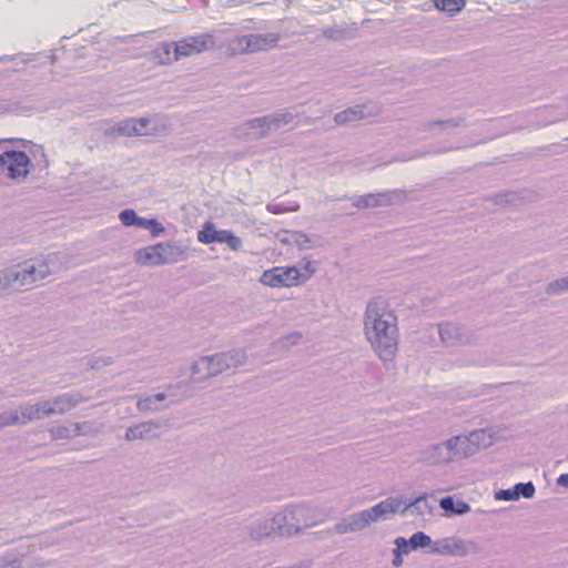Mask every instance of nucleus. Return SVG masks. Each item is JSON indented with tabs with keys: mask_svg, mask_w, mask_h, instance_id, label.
<instances>
[{
	"mask_svg": "<svg viewBox=\"0 0 568 568\" xmlns=\"http://www.w3.org/2000/svg\"><path fill=\"white\" fill-rule=\"evenodd\" d=\"M63 412L62 399L55 398L53 402L45 400L34 405H28L21 408V415L29 420L39 419L55 413Z\"/></svg>",
	"mask_w": 568,
	"mask_h": 568,
	"instance_id": "8",
	"label": "nucleus"
},
{
	"mask_svg": "<svg viewBox=\"0 0 568 568\" xmlns=\"http://www.w3.org/2000/svg\"><path fill=\"white\" fill-rule=\"evenodd\" d=\"M149 223H150V220L138 216L136 223L134 226L141 227V229H146L149 226Z\"/></svg>",
	"mask_w": 568,
	"mask_h": 568,
	"instance_id": "25",
	"label": "nucleus"
},
{
	"mask_svg": "<svg viewBox=\"0 0 568 568\" xmlns=\"http://www.w3.org/2000/svg\"><path fill=\"white\" fill-rule=\"evenodd\" d=\"M32 166L29 155L23 151L8 150L0 154V172L8 179H26Z\"/></svg>",
	"mask_w": 568,
	"mask_h": 568,
	"instance_id": "4",
	"label": "nucleus"
},
{
	"mask_svg": "<svg viewBox=\"0 0 568 568\" xmlns=\"http://www.w3.org/2000/svg\"><path fill=\"white\" fill-rule=\"evenodd\" d=\"M215 243H225L233 251H237L241 246V240L227 230L217 231Z\"/></svg>",
	"mask_w": 568,
	"mask_h": 568,
	"instance_id": "11",
	"label": "nucleus"
},
{
	"mask_svg": "<svg viewBox=\"0 0 568 568\" xmlns=\"http://www.w3.org/2000/svg\"><path fill=\"white\" fill-rule=\"evenodd\" d=\"M34 273H36V268L32 267L29 271H26L21 274H17L16 278L18 280L21 277V281L23 284H31L37 281V276Z\"/></svg>",
	"mask_w": 568,
	"mask_h": 568,
	"instance_id": "21",
	"label": "nucleus"
},
{
	"mask_svg": "<svg viewBox=\"0 0 568 568\" xmlns=\"http://www.w3.org/2000/svg\"><path fill=\"white\" fill-rule=\"evenodd\" d=\"M395 544H396L397 548L395 549V558L393 560V564H394V566L398 567L403 562L400 549L404 548V552H408V549L406 548L407 541L404 537H398V538H396Z\"/></svg>",
	"mask_w": 568,
	"mask_h": 568,
	"instance_id": "16",
	"label": "nucleus"
},
{
	"mask_svg": "<svg viewBox=\"0 0 568 568\" xmlns=\"http://www.w3.org/2000/svg\"><path fill=\"white\" fill-rule=\"evenodd\" d=\"M216 234L217 230L214 224L212 222H205L202 225V229L197 232V240L203 244H212L215 243Z\"/></svg>",
	"mask_w": 568,
	"mask_h": 568,
	"instance_id": "12",
	"label": "nucleus"
},
{
	"mask_svg": "<svg viewBox=\"0 0 568 568\" xmlns=\"http://www.w3.org/2000/svg\"><path fill=\"white\" fill-rule=\"evenodd\" d=\"M151 59L154 63L166 65L179 60L180 57L176 54L173 42H162L151 52Z\"/></svg>",
	"mask_w": 568,
	"mask_h": 568,
	"instance_id": "9",
	"label": "nucleus"
},
{
	"mask_svg": "<svg viewBox=\"0 0 568 568\" xmlns=\"http://www.w3.org/2000/svg\"><path fill=\"white\" fill-rule=\"evenodd\" d=\"M430 537L424 534L423 531L415 532L409 539L412 549L418 547H427L430 545Z\"/></svg>",
	"mask_w": 568,
	"mask_h": 568,
	"instance_id": "14",
	"label": "nucleus"
},
{
	"mask_svg": "<svg viewBox=\"0 0 568 568\" xmlns=\"http://www.w3.org/2000/svg\"><path fill=\"white\" fill-rule=\"evenodd\" d=\"M267 45L268 41L263 36H236L226 43L224 54L231 58L237 54L253 53L265 50Z\"/></svg>",
	"mask_w": 568,
	"mask_h": 568,
	"instance_id": "6",
	"label": "nucleus"
},
{
	"mask_svg": "<svg viewBox=\"0 0 568 568\" xmlns=\"http://www.w3.org/2000/svg\"><path fill=\"white\" fill-rule=\"evenodd\" d=\"M459 438H454V439H449L447 443H446V446L448 449H452L453 446H454V443L457 442Z\"/></svg>",
	"mask_w": 568,
	"mask_h": 568,
	"instance_id": "27",
	"label": "nucleus"
},
{
	"mask_svg": "<svg viewBox=\"0 0 568 568\" xmlns=\"http://www.w3.org/2000/svg\"><path fill=\"white\" fill-rule=\"evenodd\" d=\"M568 291V277L557 280L547 286L548 294H558Z\"/></svg>",
	"mask_w": 568,
	"mask_h": 568,
	"instance_id": "15",
	"label": "nucleus"
},
{
	"mask_svg": "<svg viewBox=\"0 0 568 568\" xmlns=\"http://www.w3.org/2000/svg\"><path fill=\"white\" fill-rule=\"evenodd\" d=\"M119 219L123 225L133 226L136 223L138 215L133 210L128 209V210H123L119 214Z\"/></svg>",
	"mask_w": 568,
	"mask_h": 568,
	"instance_id": "17",
	"label": "nucleus"
},
{
	"mask_svg": "<svg viewBox=\"0 0 568 568\" xmlns=\"http://www.w3.org/2000/svg\"><path fill=\"white\" fill-rule=\"evenodd\" d=\"M365 334L372 347L383 361H390L397 352V318L382 300L371 302L365 314Z\"/></svg>",
	"mask_w": 568,
	"mask_h": 568,
	"instance_id": "1",
	"label": "nucleus"
},
{
	"mask_svg": "<svg viewBox=\"0 0 568 568\" xmlns=\"http://www.w3.org/2000/svg\"><path fill=\"white\" fill-rule=\"evenodd\" d=\"M465 0H434L437 10L453 17L465 8Z\"/></svg>",
	"mask_w": 568,
	"mask_h": 568,
	"instance_id": "10",
	"label": "nucleus"
},
{
	"mask_svg": "<svg viewBox=\"0 0 568 568\" xmlns=\"http://www.w3.org/2000/svg\"><path fill=\"white\" fill-rule=\"evenodd\" d=\"M497 497L498 498H501L504 500H513V499H517L518 498V491L514 489H505V490H500L498 494H497Z\"/></svg>",
	"mask_w": 568,
	"mask_h": 568,
	"instance_id": "22",
	"label": "nucleus"
},
{
	"mask_svg": "<svg viewBox=\"0 0 568 568\" xmlns=\"http://www.w3.org/2000/svg\"><path fill=\"white\" fill-rule=\"evenodd\" d=\"M176 250L174 246L164 243H158L135 252V262L144 266H156L171 263L175 260Z\"/></svg>",
	"mask_w": 568,
	"mask_h": 568,
	"instance_id": "5",
	"label": "nucleus"
},
{
	"mask_svg": "<svg viewBox=\"0 0 568 568\" xmlns=\"http://www.w3.org/2000/svg\"><path fill=\"white\" fill-rule=\"evenodd\" d=\"M315 272L311 261L301 266H274L265 270L261 275L260 282L268 287H293L305 283Z\"/></svg>",
	"mask_w": 568,
	"mask_h": 568,
	"instance_id": "3",
	"label": "nucleus"
},
{
	"mask_svg": "<svg viewBox=\"0 0 568 568\" xmlns=\"http://www.w3.org/2000/svg\"><path fill=\"white\" fill-rule=\"evenodd\" d=\"M146 230H149L153 236H159L164 231L163 226L155 220H150Z\"/></svg>",
	"mask_w": 568,
	"mask_h": 568,
	"instance_id": "23",
	"label": "nucleus"
},
{
	"mask_svg": "<svg viewBox=\"0 0 568 568\" xmlns=\"http://www.w3.org/2000/svg\"><path fill=\"white\" fill-rule=\"evenodd\" d=\"M146 123H148V120H144V119L134 120L132 122V129L135 133L141 134V129H139L138 126L144 128L146 125Z\"/></svg>",
	"mask_w": 568,
	"mask_h": 568,
	"instance_id": "24",
	"label": "nucleus"
},
{
	"mask_svg": "<svg viewBox=\"0 0 568 568\" xmlns=\"http://www.w3.org/2000/svg\"><path fill=\"white\" fill-rule=\"evenodd\" d=\"M557 483L560 485V486H565V487H568V474H562L559 476Z\"/></svg>",
	"mask_w": 568,
	"mask_h": 568,
	"instance_id": "26",
	"label": "nucleus"
},
{
	"mask_svg": "<svg viewBox=\"0 0 568 568\" xmlns=\"http://www.w3.org/2000/svg\"><path fill=\"white\" fill-rule=\"evenodd\" d=\"M423 499H425V495L416 498L409 504L405 503L402 498H387L369 509L354 514L347 525H337V531L346 532L348 530H361L373 521L386 518L387 516L396 513H405L409 507Z\"/></svg>",
	"mask_w": 568,
	"mask_h": 568,
	"instance_id": "2",
	"label": "nucleus"
},
{
	"mask_svg": "<svg viewBox=\"0 0 568 568\" xmlns=\"http://www.w3.org/2000/svg\"><path fill=\"white\" fill-rule=\"evenodd\" d=\"M151 432V424L142 423L128 429L125 437L128 440L141 439Z\"/></svg>",
	"mask_w": 568,
	"mask_h": 568,
	"instance_id": "13",
	"label": "nucleus"
},
{
	"mask_svg": "<svg viewBox=\"0 0 568 568\" xmlns=\"http://www.w3.org/2000/svg\"><path fill=\"white\" fill-rule=\"evenodd\" d=\"M176 47V54L180 58H187L202 53L214 47V38L212 34L203 33L189 36L180 41L173 42Z\"/></svg>",
	"mask_w": 568,
	"mask_h": 568,
	"instance_id": "7",
	"label": "nucleus"
},
{
	"mask_svg": "<svg viewBox=\"0 0 568 568\" xmlns=\"http://www.w3.org/2000/svg\"><path fill=\"white\" fill-rule=\"evenodd\" d=\"M515 490L518 491V498L520 496L530 498L535 494V487L531 483H520L515 486Z\"/></svg>",
	"mask_w": 568,
	"mask_h": 568,
	"instance_id": "18",
	"label": "nucleus"
},
{
	"mask_svg": "<svg viewBox=\"0 0 568 568\" xmlns=\"http://www.w3.org/2000/svg\"><path fill=\"white\" fill-rule=\"evenodd\" d=\"M439 505L444 510H450L456 514H463L468 509V506L466 504H463L459 509L455 510L454 509V500L452 497L442 498Z\"/></svg>",
	"mask_w": 568,
	"mask_h": 568,
	"instance_id": "19",
	"label": "nucleus"
},
{
	"mask_svg": "<svg viewBox=\"0 0 568 568\" xmlns=\"http://www.w3.org/2000/svg\"><path fill=\"white\" fill-rule=\"evenodd\" d=\"M357 111L354 110V109H349V110H345L341 113H337L335 115V121L337 123H345L347 121H353V120H356L357 119Z\"/></svg>",
	"mask_w": 568,
	"mask_h": 568,
	"instance_id": "20",
	"label": "nucleus"
}]
</instances>
